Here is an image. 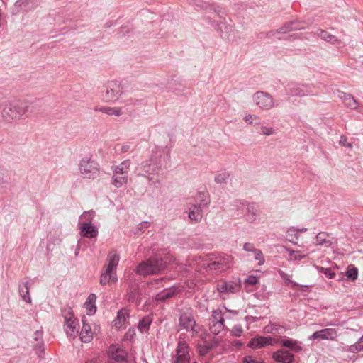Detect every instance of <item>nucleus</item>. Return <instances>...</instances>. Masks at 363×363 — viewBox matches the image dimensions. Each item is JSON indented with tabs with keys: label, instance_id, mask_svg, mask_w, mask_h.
<instances>
[{
	"label": "nucleus",
	"instance_id": "1",
	"mask_svg": "<svg viewBox=\"0 0 363 363\" xmlns=\"http://www.w3.org/2000/svg\"><path fill=\"white\" fill-rule=\"evenodd\" d=\"M189 264H194L196 270L201 272L203 269L220 273L230 268L233 264V259L231 256L224 255L217 258V260L206 263V261L201 256H195L192 260L188 261Z\"/></svg>",
	"mask_w": 363,
	"mask_h": 363
},
{
	"label": "nucleus",
	"instance_id": "2",
	"mask_svg": "<svg viewBox=\"0 0 363 363\" xmlns=\"http://www.w3.org/2000/svg\"><path fill=\"white\" fill-rule=\"evenodd\" d=\"M143 174L149 182L150 184H160L163 179V164L160 154L152 155L151 157L141 164Z\"/></svg>",
	"mask_w": 363,
	"mask_h": 363
},
{
	"label": "nucleus",
	"instance_id": "3",
	"mask_svg": "<svg viewBox=\"0 0 363 363\" xmlns=\"http://www.w3.org/2000/svg\"><path fill=\"white\" fill-rule=\"evenodd\" d=\"M233 215L237 218H243L248 223H254L260 218V208L255 203L238 200L233 204Z\"/></svg>",
	"mask_w": 363,
	"mask_h": 363
},
{
	"label": "nucleus",
	"instance_id": "4",
	"mask_svg": "<svg viewBox=\"0 0 363 363\" xmlns=\"http://www.w3.org/2000/svg\"><path fill=\"white\" fill-rule=\"evenodd\" d=\"M1 116L6 121L19 120L28 112L30 104L26 101H5L1 104Z\"/></svg>",
	"mask_w": 363,
	"mask_h": 363
},
{
	"label": "nucleus",
	"instance_id": "5",
	"mask_svg": "<svg viewBox=\"0 0 363 363\" xmlns=\"http://www.w3.org/2000/svg\"><path fill=\"white\" fill-rule=\"evenodd\" d=\"M62 316L64 318L63 328L69 340H74L79 334V325L73 314L72 309L66 306L62 310Z\"/></svg>",
	"mask_w": 363,
	"mask_h": 363
},
{
	"label": "nucleus",
	"instance_id": "6",
	"mask_svg": "<svg viewBox=\"0 0 363 363\" xmlns=\"http://www.w3.org/2000/svg\"><path fill=\"white\" fill-rule=\"evenodd\" d=\"M78 166L79 172L84 178L94 179L100 175L99 164L91 157H82Z\"/></svg>",
	"mask_w": 363,
	"mask_h": 363
},
{
	"label": "nucleus",
	"instance_id": "7",
	"mask_svg": "<svg viewBox=\"0 0 363 363\" xmlns=\"http://www.w3.org/2000/svg\"><path fill=\"white\" fill-rule=\"evenodd\" d=\"M130 166V160H125L118 165L112 166V184L115 187L121 188L127 184Z\"/></svg>",
	"mask_w": 363,
	"mask_h": 363
},
{
	"label": "nucleus",
	"instance_id": "8",
	"mask_svg": "<svg viewBox=\"0 0 363 363\" xmlns=\"http://www.w3.org/2000/svg\"><path fill=\"white\" fill-rule=\"evenodd\" d=\"M166 267V263L162 259L152 257L146 262H142L136 269V273L147 276L150 274H158Z\"/></svg>",
	"mask_w": 363,
	"mask_h": 363
},
{
	"label": "nucleus",
	"instance_id": "9",
	"mask_svg": "<svg viewBox=\"0 0 363 363\" xmlns=\"http://www.w3.org/2000/svg\"><path fill=\"white\" fill-rule=\"evenodd\" d=\"M253 104L262 111H269L276 106L274 97L268 92L258 91L252 96Z\"/></svg>",
	"mask_w": 363,
	"mask_h": 363
},
{
	"label": "nucleus",
	"instance_id": "10",
	"mask_svg": "<svg viewBox=\"0 0 363 363\" xmlns=\"http://www.w3.org/2000/svg\"><path fill=\"white\" fill-rule=\"evenodd\" d=\"M180 327L190 333L192 337L196 336L201 330V326L196 323L194 315L189 310L183 311L179 316Z\"/></svg>",
	"mask_w": 363,
	"mask_h": 363
},
{
	"label": "nucleus",
	"instance_id": "11",
	"mask_svg": "<svg viewBox=\"0 0 363 363\" xmlns=\"http://www.w3.org/2000/svg\"><path fill=\"white\" fill-rule=\"evenodd\" d=\"M199 196L202 197L201 199V203L199 205H192L189 208L188 216L191 222L199 223L203 218V211L201 205L206 206L208 203L207 199V194L206 192L200 193Z\"/></svg>",
	"mask_w": 363,
	"mask_h": 363
},
{
	"label": "nucleus",
	"instance_id": "12",
	"mask_svg": "<svg viewBox=\"0 0 363 363\" xmlns=\"http://www.w3.org/2000/svg\"><path fill=\"white\" fill-rule=\"evenodd\" d=\"M122 92V86L119 82H110L106 86V90L103 94V100L106 102L116 101L119 99Z\"/></svg>",
	"mask_w": 363,
	"mask_h": 363
},
{
	"label": "nucleus",
	"instance_id": "13",
	"mask_svg": "<svg viewBox=\"0 0 363 363\" xmlns=\"http://www.w3.org/2000/svg\"><path fill=\"white\" fill-rule=\"evenodd\" d=\"M190 354L189 345L186 342L179 341L176 349V354L172 363H189Z\"/></svg>",
	"mask_w": 363,
	"mask_h": 363
},
{
	"label": "nucleus",
	"instance_id": "14",
	"mask_svg": "<svg viewBox=\"0 0 363 363\" xmlns=\"http://www.w3.org/2000/svg\"><path fill=\"white\" fill-rule=\"evenodd\" d=\"M337 336V330L335 328H329L315 331L308 337V340L334 341L336 340Z\"/></svg>",
	"mask_w": 363,
	"mask_h": 363
},
{
	"label": "nucleus",
	"instance_id": "15",
	"mask_svg": "<svg viewBox=\"0 0 363 363\" xmlns=\"http://www.w3.org/2000/svg\"><path fill=\"white\" fill-rule=\"evenodd\" d=\"M82 328L79 333V337L82 342L88 343L93 339L94 332L92 330L91 327L85 315L82 318Z\"/></svg>",
	"mask_w": 363,
	"mask_h": 363
},
{
	"label": "nucleus",
	"instance_id": "16",
	"mask_svg": "<svg viewBox=\"0 0 363 363\" xmlns=\"http://www.w3.org/2000/svg\"><path fill=\"white\" fill-rule=\"evenodd\" d=\"M339 98L347 108L357 110L360 113H363V108L359 106L357 101L354 98L352 95L343 91H339Z\"/></svg>",
	"mask_w": 363,
	"mask_h": 363
},
{
	"label": "nucleus",
	"instance_id": "17",
	"mask_svg": "<svg viewBox=\"0 0 363 363\" xmlns=\"http://www.w3.org/2000/svg\"><path fill=\"white\" fill-rule=\"evenodd\" d=\"M108 354L111 358L116 362L115 363H127V353L123 348L112 345L108 349Z\"/></svg>",
	"mask_w": 363,
	"mask_h": 363
},
{
	"label": "nucleus",
	"instance_id": "18",
	"mask_svg": "<svg viewBox=\"0 0 363 363\" xmlns=\"http://www.w3.org/2000/svg\"><path fill=\"white\" fill-rule=\"evenodd\" d=\"M272 358L279 363H293L294 362V354L289 350L279 349L274 352Z\"/></svg>",
	"mask_w": 363,
	"mask_h": 363
},
{
	"label": "nucleus",
	"instance_id": "19",
	"mask_svg": "<svg viewBox=\"0 0 363 363\" xmlns=\"http://www.w3.org/2000/svg\"><path fill=\"white\" fill-rule=\"evenodd\" d=\"M217 289L220 294H235L240 290V286L234 281H220L217 284Z\"/></svg>",
	"mask_w": 363,
	"mask_h": 363
},
{
	"label": "nucleus",
	"instance_id": "20",
	"mask_svg": "<svg viewBox=\"0 0 363 363\" xmlns=\"http://www.w3.org/2000/svg\"><path fill=\"white\" fill-rule=\"evenodd\" d=\"M118 280L116 270L104 267L100 278V284L102 285L111 284Z\"/></svg>",
	"mask_w": 363,
	"mask_h": 363
},
{
	"label": "nucleus",
	"instance_id": "21",
	"mask_svg": "<svg viewBox=\"0 0 363 363\" xmlns=\"http://www.w3.org/2000/svg\"><path fill=\"white\" fill-rule=\"evenodd\" d=\"M79 228L82 237L95 238L98 235V229L92 223H81Z\"/></svg>",
	"mask_w": 363,
	"mask_h": 363
},
{
	"label": "nucleus",
	"instance_id": "22",
	"mask_svg": "<svg viewBox=\"0 0 363 363\" xmlns=\"http://www.w3.org/2000/svg\"><path fill=\"white\" fill-rule=\"evenodd\" d=\"M281 345L289 348L291 352L298 353L303 350L301 343L299 341L290 338L281 340Z\"/></svg>",
	"mask_w": 363,
	"mask_h": 363
},
{
	"label": "nucleus",
	"instance_id": "23",
	"mask_svg": "<svg viewBox=\"0 0 363 363\" xmlns=\"http://www.w3.org/2000/svg\"><path fill=\"white\" fill-rule=\"evenodd\" d=\"M95 111L104 113L108 116H121L123 114L121 107L96 106Z\"/></svg>",
	"mask_w": 363,
	"mask_h": 363
},
{
	"label": "nucleus",
	"instance_id": "24",
	"mask_svg": "<svg viewBox=\"0 0 363 363\" xmlns=\"http://www.w3.org/2000/svg\"><path fill=\"white\" fill-rule=\"evenodd\" d=\"M119 260V254L116 251L112 250L108 253L107 256L106 264L104 266V267L116 270Z\"/></svg>",
	"mask_w": 363,
	"mask_h": 363
},
{
	"label": "nucleus",
	"instance_id": "25",
	"mask_svg": "<svg viewBox=\"0 0 363 363\" xmlns=\"http://www.w3.org/2000/svg\"><path fill=\"white\" fill-rule=\"evenodd\" d=\"M129 318L128 311L125 308L121 309L118 311L117 317L114 320V326L117 329H120L125 326L126 320Z\"/></svg>",
	"mask_w": 363,
	"mask_h": 363
},
{
	"label": "nucleus",
	"instance_id": "26",
	"mask_svg": "<svg viewBox=\"0 0 363 363\" xmlns=\"http://www.w3.org/2000/svg\"><path fill=\"white\" fill-rule=\"evenodd\" d=\"M330 235L325 232H320L315 236V245L329 247L332 245L333 242L330 240Z\"/></svg>",
	"mask_w": 363,
	"mask_h": 363
},
{
	"label": "nucleus",
	"instance_id": "27",
	"mask_svg": "<svg viewBox=\"0 0 363 363\" xmlns=\"http://www.w3.org/2000/svg\"><path fill=\"white\" fill-rule=\"evenodd\" d=\"M179 292V289L176 287H170L168 289H164L162 291L157 294L156 295V300L164 301L167 300L174 296H175Z\"/></svg>",
	"mask_w": 363,
	"mask_h": 363
},
{
	"label": "nucleus",
	"instance_id": "28",
	"mask_svg": "<svg viewBox=\"0 0 363 363\" xmlns=\"http://www.w3.org/2000/svg\"><path fill=\"white\" fill-rule=\"evenodd\" d=\"M247 346L252 350L264 348L267 346L266 336H257L251 339Z\"/></svg>",
	"mask_w": 363,
	"mask_h": 363
},
{
	"label": "nucleus",
	"instance_id": "29",
	"mask_svg": "<svg viewBox=\"0 0 363 363\" xmlns=\"http://www.w3.org/2000/svg\"><path fill=\"white\" fill-rule=\"evenodd\" d=\"M298 29H300V28L297 26L296 23L291 22V23L286 24L285 26L281 27L279 29H278L277 30H272V31L269 32L267 33V35L269 37H272V36L276 35L277 34L286 33L291 30H298Z\"/></svg>",
	"mask_w": 363,
	"mask_h": 363
},
{
	"label": "nucleus",
	"instance_id": "30",
	"mask_svg": "<svg viewBox=\"0 0 363 363\" xmlns=\"http://www.w3.org/2000/svg\"><path fill=\"white\" fill-rule=\"evenodd\" d=\"M96 296L91 294L89 296L86 301L84 304V307L86 308L88 315H91L95 313L96 308L95 306Z\"/></svg>",
	"mask_w": 363,
	"mask_h": 363
},
{
	"label": "nucleus",
	"instance_id": "31",
	"mask_svg": "<svg viewBox=\"0 0 363 363\" xmlns=\"http://www.w3.org/2000/svg\"><path fill=\"white\" fill-rule=\"evenodd\" d=\"M33 6V2L32 0H17L14 3V9L17 13L25 9H30Z\"/></svg>",
	"mask_w": 363,
	"mask_h": 363
},
{
	"label": "nucleus",
	"instance_id": "32",
	"mask_svg": "<svg viewBox=\"0 0 363 363\" xmlns=\"http://www.w3.org/2000/svg\"><path fill=\"white\" fill-rule=\"evenodd\" d=\"M298 237V231L297 230V228L294 227L290 228L286 233V239L293 244H296L297 242Z\"/></svg>",
	"mask_w": 363,
	"mask_h": 363
},
{
	"label": "nucleus",
	"instance_id": "33",
	"mask_svg": "<svg viewBox=\"0 0 363 363\" xmlns=\"http://www.w3.org/2000/svg\"><path fill=\"white\" fill-rule=\"evenodd\" d=\"M95 216L94 211H84L79 217V225L81 223H91Z\"/></svg>",
	"mask_w": 363,
	"mask_h": 363
},
{
	"label": "nucleus",
	"instance_id": "34",
	"mask_svg": "<svg viewBox=\"0 0 363 363\" xmlns=\"http://www.w3.org/2000/svg\"><path fill=\"white\" fill-rule=\"evenodd\" d=\"M19 293L23 301L29 303H31L28 282H26L23 286H19Z\"/></svg>",
	"mask_w": 363,
	"mask_h": 363
},
{
	"label": "nucleus",
	"instance_id": "35",
	"mask_svg": "<svg viewBox=\"0 0 363 363\" xmlns=\"http://www.w3.org/2000/svg\"><path fill=\"white\" fill-rule=\"evenodd\" d=\"M290 95L291 96H305L308 94V91L304 86H296L290 89Z\"/></svg>",
	"mask_w": 363,
	"mask_h": 363
},
{
	"label": "nucleus",
	"instance_id": "36",
	"mask_svg": "<svg viewBox=\"0 0 363 363\" xmlns=\"http://www.w3.org/2000/svg\"><path fill=\"white\" fill-rule=\"evenodd\" d=\"M152 323V318L147 316L143 318L141 320H140L138 328V330L144 333H147L150 328V324Z\"/></svg>",
	"mask_w": 363,
	"mask_h": 363
},
{
	"label": "nucleus",
	"instance_id": "37",
	"mask_svg": "<svg viewBox=\"0 0 363 363\" xmlns=\"http://www.w3.org/2000/svg\"><path fill=\"white\" fill-rule=\"evenodd\" d=\"M318 35L320 36V38L321 39H323L327 42H329L332 44H335L339 41L338 39L335 36L331 35L330 33H329L327 31H325L323 30H320L318 32Z\"/></svg>",
	"mask_w": 363,
	"mask_h": 363
},
{
	"label": "nucleus",
	"instance_id": "38",
	"mask_svg": "<svg viewBox=\"0 0 363 363\" xmlns=\"http://www.w3.org/2000/svg\"><path fill=\"white\" fill-rule=\"evenodd\" d=\"M286 251L288 252V253H289L287 259L289 261L301 260L306 257V255H301L298 251H295L293 250H290L289 248H286Z\"/></svg>",
	"mask_w": 363,
	"mask_h": 363
},
{
	"label": "nucleus",
	"instance_id": "39",
	"mask_svg": "<svg viewBox=\"0 0 363 363\" xmlns=\"http://www.w3.org/2000/svg\"><path fill=\"white\" fill-rule=\"evenodd\" d=\"M243 120L246 123L249 125H256L260 123L259 116L252 113L246 114Z\"/></svg>",
	"mask_w": 363,
	"mask_h": 363
},
{
	"label": "nucleus",
	"instance_id": "40",
	"mask_svg": "<svg viewBox=\"0 0 363 363\" xmlns=\"http://www.w3.org/2000/svg\"><path fill=\"white\" fill-rule=\"evenodd\" d=\"M224 322L211 323L209 329L212 333L218 335L224 329Z\"/></svg>",
	"mask_w": 363,
	"mask_h": 363
},
{
	"label": "nucleus",
	"instance_id": "41",
	"mask_svg": "<svg viewBox=\"0 0 363 363\" xmlns=\"http://www.w3.org/2000/svg\"><path fill=\"white\" fill-rule=\"evenodd\" d=\"M220 322H224V318L222 315V313L219 310H215L213 311L211 317L210 318V323Z\"/></svg>",
	"mask_w": 363,
	"mask_h": 363
},
{
	"label": "nucleus",
	"instance_id": "42",
	"mask_svg": "<svg viewBox=\"0 0 363 363\" xmlns=\"http://www.w3.org/2000/svg\"><path fill=\"white\" fill-rule=\"evenodd\" d=\"M346 276L349 279L352 281L356 280L358 277L357 268L352 266L349 267L346 271Z\"/></svg>",
	"mask_w": 363,
	"mask_h": 363
},
{
	"label": "nucleus",
	"instance_id": "43",
	"mask_svg": "<svg viewBox=\"0 0 363 363\" xmlns=\"http://www.w3.org/2000/svg\"><path fill=\"white\" fill-rule=\"evenodd\" d=\"M229 178V174L227 172H221L215 177V182L217 184H225Z\"/></svg>",
	"mask_w": 363,
	"mask_h": 363
},
{
	"label": "nucleus",
	"instance_id": "44",
	"mask_svg": "<svg viewBox=\"0 0 363 363\" xmlns=\"http://www.w3.org/2000/svg\"><path fill=\"white\" fill-rule=\"evenodd\" d=\"M282 328L280 325L270 323L266 325L264 328V331L266 333H275L279 331V329H281Z\"/></svg>",
	"mask_w": 363,
	"mask_h": 363
},
{
	"label": "nucleus",
	"instance_id": "45",
	"mask_svg": "<svg viewBox=\"0 0 363 363\" xmlns=\"http://www.w3.org/2000/svg\"><path fill=\"white\" fill-rule=\"evenodd\" d=\"M33 339L35 341L37 342V344L35 345V347H38L39 348H41L43 344V330H37L34 333Z\"/></svg>",
	"mask_w": 363,
	"mask_h": 363
},
{
	"label": "nucleus",
	"instance_id": "46",
	"mask_svg": "<svg viewBox=\"0 0 363 363\" xmlns=\"http://www.w3.org/2000/svg\"><path fill=\"white\" fill-rule=\"evenodd\" d=\"M259 128L262 135L269 136L275 133V130L272 127L261 125Z\"/></svg>",
	"mask_w": 363,
	"mask_h": 363
},
{
	"label": "nucleus",
	"instance_id": "47",
	"mask_svg": "<svg viewBox=\"0 0 363 363\" xmlns=\"http://www.w3.org/2000/svg\"><path fill=\"white\" fill-rule=\"evenodd\" d=\"M281 340L279 338L272 337L271 336H266L267 346H277L281 345Z\"/></svg>",
	"mask_w": 363,
	"mask_h": 363
},
{
	"label": "nucleus",
	"instance_id": "48",
	"mask_svg": "<svg viewBox=\"0 0 363 363\" xmlns=\"http://www.w3.org/2000/svg\"><path fill=\"white\" fill-rule=\"evenodd\" d=\"M254 255L255 259L258 261L259 265H262L264 263L265 260L264 258V255L260 250L257 249L256 250H255Z\"/></svg>",
	"mask_w": 363,
	"mask_h": 363
},
{
	"label": "nucleus",
	"instance_id": "49",
	"mask_svg": "<svg viewBox=\"0 0 363 363\" xmlns=\"http://www.w3.org/2000/svg\"><path fill=\"white\" fill-rule=\"evenodd\" d=\"M6 174V170L0 165V185H4L8 183Z\"/></svg>",
	"mask_w": 363,
	"mask_h": 363
},
{
	"label": "nucleus",
	"instance_id": "50",
	"mask_svg": "<svg viewBox=\"0 0 363 363\" xmlns=\"http://www.w3.org/2000/svg\"><path fill=\"white\" fill-rule=\"evenodd\" d=\"M279 274L280 277L285 281L286 284H292L293 286H297L298 285L296 282H294L292 280H291L289 279V276L286 273H285L284 272L280 270V271H279Z\"/></svg>",
	"mask_w": 363,
	"mask_h": 363
},
{
	"label": "nucleus",
	"instance_id": "51",
	"mask_svg": "<svg viewBox=\"0 0 363 363\" xmlns=\"http://www.w3.org/2000/svg\"><path fill=\"white\" fill-rule=\"evenodd\" d=\"M242 332L243 330L240 325H235L231 330L232 334L235 337H240L242 335Z\"/></svg>",
	"mask_w": 363,
	"mask_h": 363
},
{
	"label": "nucleus",
	"instance_id": "52",
	"mask_svg": "<svg viewBox=\"0 0 363 363\" xmlns=\"http://www.w3.org/2000/svg\"><path fill=\"white\" fill-rule=\"evenodd\" d=\"M243 363H264L262 360L257 359L251 356L245 357Z\"/></svg>",
	"mask_w": 363,
	"mask_h": 363
},
{
	"label": "nucleus",
	"instance_id": "53",
	"mask_svg": "<svg viewBox=\"0 0 363 363\" xmlns=\"http://www.w3.org/2000/svg\"><path fill=\"white\" fill-rule=\"evenodd\" d=\"M363 350V336L357 342L352 346V350Z\"/></svg>",
	"mask_w": 363,
	"mask_h": 363
},
{
	"label": "nucleus",
	"instance_id": "54",
	"mask_svg": "<svg viewBox=\"0 0 363 363\" xmlns=\"http://www.w3.org/2000/svg\"><path fill=\"white\" fill-rule=\"evenodd\" d=\"M135 335V328H130L125 335V339L127 340H131Z\"/></svg>",
	"mask_w": 363,
	"mask_h": 363
},
{
	"label": "nucleus",
	"instance_id": "55",
	"mask_svg": "<svg viewBox=\"0 0 363 363\" xmlns=\"http://www.w3.org/2000/svg\"><path fill=\"white\" fill-rule=\"evenodd\" d=\"M243 250L247 252H252L254 253L257 248L255 247L254 245L250 242H246L243 245Z\"/></svg>",
	"mask_w": 363,
	"mask_h": 363
},
{
	"label": "nucleus",
	"instance_id": "56",
	"mask_svg": "<svg viewBox=\"0 0 363 363\" xmlns=\"http://www.w3.org/2000/svg\"><path fill=\"white\" fill-rule=\"evenodd\" d=\"M320 272L324 273L326 275V277L330 278V279H333L335 276V273L334 272H332L331 270H330L328 269H325V268L321 267Z\"/></svg>",
	"mask_w": 363,
	"mask_h": 363
},
{
	"label": "nucleus",
	"instance_id": "57",
	"mask_svg": "<svg viewBox=\"0 0 363 363\" xmlns=\"http://www.w3.org/2000/svg\"><path fill=\"white\" fill-rule=\"evenodd\" d=\"M245 281L250 285H255L258 282V279L255 276H250L246 279Z\"/></svg>",
	"mask_w": 363,
	"mask_h": 363
},
{
	"label": "nucleus",
	"instance_id": "58",
	"mask_svg": "<svg viewBox=\"0 0 363 363\" xmlns=\"http://www.w3.org/2000/svg\"><path fill=\"white\" fill-rule=\"evenodd\" d=\"M340 144L342 146H345L349 148L352 147V145L351 143L347 142V138L345 136H341L340 140Z\"/></svg>",
	"mask_w": 363,
	"mask_h": 363
},
{
	"label": "nucleus",
	"instance_id": "59",
	"mask_svg": "<svg viewBox=\"0 0 363 363\" xmlns=\"http://www.w3.org/2000/svg\"><path fill=\"white\" fill-rule=\"evenodd\" d=\"M196 4L202 9H208L211 5L206 2H203L201 0H197Z\"/></svg>",
	"mask_w": 363,
	"mask_h": 363
},
{
	"label": "nucleus",
	"instance_id": "60",
	"mask_svg": "<svg viewBox=\"0 0 363 363\" xmlns=\"http://www.w3.org/2000/svg\"><path fill=\"white\" fill-rule=\"evenodd\" d=\"M212 348V346H201L199 347V352L201 354H205L206 353L208 352V351Z\"/></svg>",
	"mask_w": 363,
	"mask_h": 363
},
{
	"label": "nucleus",
	"instance_id": "61",
	"mask_svg": "<svg viewBox=\"0 0 363 363\" xmlns=\"http://www.w3.org/2000/svg\"><path fill=\"white\" fill-rule=\"evenodd\" d=\"M129 148H130V146L128 145H123L121 147V151L123 152H125L129 150Z\"/></svg>",
	"mask_w": 363,
	"mask_h": 363
},
{
	"label": "nucleus",
	"instance_id": "62",
	"mask_svg": "<svg viewBox=\"0 0 363 363\" xmlns=\"http://www.w3.org/2000/svg\"><path fill=\"white\" fill-rule=\"evenodd\" d=\"M140 228H141V229H142V228H147V226H148V222H147V221L142 222V223L140 224Z\"/></svg>",
	"mask_w": 363,
	"mask_h": 363
},
{
	"label": "nucleus",
	"instance_id": "63",
	"mask_svg": "<svg viewBox=\"0 0 363 363\" xmlns=\"http://www.w3.org/2000/svg\"><path fill=\"white\" fill-rule=\"evenodd\" d=\"M297 230L298 231V234L301 233H305L307 231V228H297Z\"/></svg>",
	"mask_w": 363,
	"mask_h": 363
},
{
	"label": "nucleus",
	"instance_id": "64",
	"mask_svg": "<svg viewBox=\"0 0 363 363\" xmlns=\"http://www.w3.org/2000/svg\"><path fill=\"white\" fill-rule=\"evenodd\" d=\"M215 13H216V16H218V18H221V16H220V13L219 11H216L215 10Z\"/></svg>",
	"mask_w": 363,
	"mask_h": 363
}]
</instances>
